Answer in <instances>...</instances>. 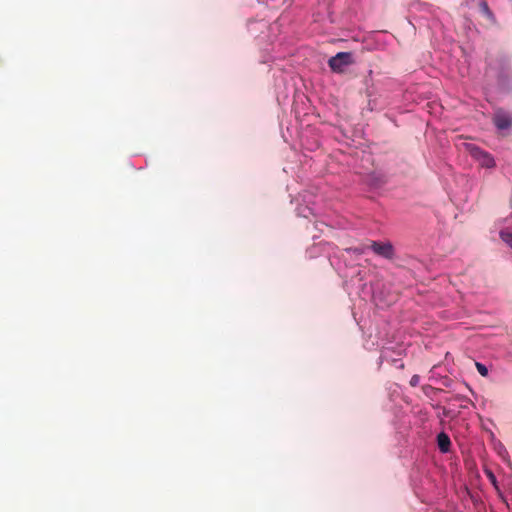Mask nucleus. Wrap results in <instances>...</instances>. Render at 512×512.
I'll list each match as a JSON object with an SVG mask.
<instances>
[{
	"mask_svg": "<svg viewBox=\"0 0 512 512\" xmlns=\"http://www.w3.org/2000/svg\"><path fill=\"white\" fill-rule=\"evenodd\" d=\"M369 248L378 256L385 259H392L394 257V247L390 242H377L372 241Z\"/></svg>",
	"mask_w": 512,
	"mask_h": 512,
	"instance_id": "20e7f679",
	"label": "nucleus"
},
{
	"mask_svg": "<svg viewBox=\"0 0 512 512\" xmlns=\"http://www.w3.org/2000/svg\"><path fill=\"white\" fill-rule=\"evenodd\" d=\"M475 366L481 376H483V377L488 376V368L484 364H482L480 362H476Z\"/></svg>",
	"mask_w": 512,
	"mask_h": 512,
	"instance_id": "6e6552de",
	"label": "nucleus"
},
{
	"mask_svg": "<svg viewBox=\"0 0 512 512\" xmlns=\"http://www.w3.org/2000/svg\"><path fill=\"white\" fill-rule=\"evenodd\" d=\"M481 9H482V11H483L484 13H487V14H490V13H491V12H490V9H489V7H488V5H487V3H486V2H484V1H483V2H481Z\"/></svg>",
	"mask_w": 512,
	"mask_h": 512,
	"instance_id": "9d476101",
	"label": "nucleus"
},
{
	"mask_svg": "<svg viewBox=\"0 0 512 512\" xmlns=\"http://www.w3.org/2000/svg\"><path fill=\"white\" fill-rule=\"evenodd\" d=\"M353 63V55L350 52H339L328 60L330 69L335 73H343L345 68Z\"/></svg>",
	"mask_w": 512,
	"mask_h": 512,
	"instance_id": "f257e3e1",
	"label": "nucleus"
},
{
	"mask_svg": "<svg viewBox=\"0 0 512 512\" xmlns=\"http://www.w3.org/2000/svg\"><path fill=\"white\" fill-rule=\"evenodd\" d=\"M485 474H486L487 478L489 479V481L491 482V484L493 485V487L499 493L500 489H499L498 482H497V479H496V476L494 475V473L491 470H485Z\"/></svg>",
	"mask_w": 512,
	"mask_h": 512,
	"instance_id": "0eeeda50",
	"label": "nucleus"
},
{
	"mask_svg": "<svg viewBox=\"0 0 512 512\" xmlns=\"http://www.w3.org/2000/svg\"><path fill=\"white\" fill-rule=\"evenodd\" d=\"M437 443H438V447L441 452L445 453V452L449 451L450 446H451V441L447 434H445L443 432L438 434Z\"/></svg>",
	"mask_w": 512,
	"mask_h": 512,
	"instance_id": "39448f33",
	"label": "nucleus"
},
{
	"mask_svg": "<svg viewBox=\"0 0 512 512\" xmlns=\"http://www.w3.org/2000/svg\"><path fill=\"white\" fill-rule=\"evenodd\" d=\"M492 122L498 130H508L512 128V113L498 108L492 116Z\"/></svg>",
	"mask_w": 512,
	"mask_h": 512,
	"instance_id": "7ed1b4c3",
	"label": "nucleus"
},
{
	"mask_svg": "<svg viewBox=\"0 0 512 512\" xmlns=\"http://www.w3.org/2000/svg\"><path fill=\"white\" fill-rule=\"evenodd\" d=\"M499 236L501 240L512 249V232L501 230Z\"/></svg>",
	"mask_w": 512,
	"mask_h": 512,
	"instance_id": "423d86ee",
	"label": "nucleus"
},
{
	"mask_svg": "<svg viewBox=\"0 0 512 512\" xmlns=\"http://www.w3.org/2000/svg\"><path fill=\"white\" fill-rule=\"evenodd\" d=\"M420 377L419 375H413L410 379V385L412 387H416L419 384Z\"/></svg>",
	"mask_w": 512,
	"mask_h": 512,
	"instance_id": "1a4fd4ad",
	"label": "nucleus"
},
{
	"mask_svg": "<svg viewBox=\"0 0 512 512\" xmlns=\"http://www.w3.org/2000/svg\"><path fill=\"white\" fill-rule=\"evenodd\" d=\"M468 150H469L471 156L475 160H477L482 167H486V168L495 167L496 163H495L494 157L490 153L482 150L481 148H479L473 144L468 145Z\"/></svg>",
	"mask_w": 512,
	"mask_h": 512,
	"instance_id": "f03ea898",
	"label": "nucleus"
}]
</instances>
